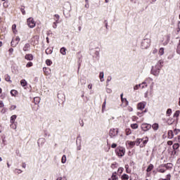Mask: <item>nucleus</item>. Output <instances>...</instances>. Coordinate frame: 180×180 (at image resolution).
<instances>
[{"instance_id": "1", "label": "nucleus", "mask_w": 180, "mask_h": 180, "mask_svg": "<svg viewBox=\"0 0 180 180\" xmlns=\"http://www.w3.org/2000/svg\"><path fill=\"white\" fill-rule=\"evenodd\" d=\"M71 12V4L70 2H66L63 5V15L65 16V18H70L71 16V14L70 13Z\"/></svg>"}, {"instance_id": "2", "label": "nucleus", "mask_w": 180, "mask_h": 180, "mask_svg": "<svg viewBox=\"0 0 180 180\" xmlns=\"http://www.w3.org/2000/svg\"><path fill=\"white\" fill-rule=\"evenodd\" d=\"M160 71H161V67H159L158 65H155V67H152L150 74L155 75V77H158L160 75Z\"/></svg>"}, {"instance_id": "3", "label": "nucleus", "mask_w": 180, "mask_h": 180, "mask_svg": "<svg viewBox=\"0 0 180 180\" xmlns=\"http://www.w3.org/2000/svg\"><path fill=\"white\" fill-rule=\"evenodd\" d=\"M115 153L118 157H123L126 153V148L119 146L115 149Z\"/></svg>"}, {"instance_id": "4", "label": "nucleus", "mask_w": 180, "mask_h": 180, "mask_svg": "<svg viewBox=\"0 0 180 180\" xmlns=\"http://www.w3.org/2000/svg\"><path fill=\"white\" fill-rule=\"evenodd\" d=\"M150 43H151V41L150 39H145L141 41V47L143 50L146 49H148L150 47Z\"/></svg>"}, {"instance_id": "5", "label": "nucleus", "mask_w": 180, "mask_h": 180, "mask_svg": "<svg viewBox=\"0 0 180 180\" xmlns=\"http://www.w3.org/2000/svg\"><path fill=\"white\" fill-rule=\"evenodd\" d=\"M117 134H119V129L112 128L109 131V136L110 139H115V137H117Z\"/></svg>"}, {"instance_id": "6", "label": "nucleus", "mask_w": 180, "mask_h": 180, "mask_svg": "<svg viewBox=\"0 0 180 180\" xmlns=\"http://www.w3.org/2000/svg\"><path fill=\"white\" fill-rule=\"evenodd\" d=\"M99 51H101V49L96 47L94 49H90V54L93 57H96V58H99Z\"/></svg>"}, {"instance_id": "7", "label": "nucleus", "mask_w": 180, "mask_h": 180, "mask_svg": "<svg viewBox=\"0 0 180 180\" xmlns=\"http://www.w3.org/2000/svg\"><path fill=\"white\" fill-rule=\"evenodd\" d=\"M27 25L29 26V27H30V29H33V27H34V26H36V22H34V20L32 17L29 18L27 20Z\"/></svg>"}, {"instance_id": "8", "label": "nucleus", "mask_w": 180, "mask_h": 180, "mask_svg": "<svg viewBox=\"0 0 180 180\" xmlns=\"http://www.w3.org/2000/svg\"><path fill=\"white\" fill-rule=\"evenodd\" d=\"M141 127L143 131H148V130H150V129H151V124H147V123H143L141 124Z\"/></svg>"}, {"instance_id": "9", "label": "nucleus", "mask_w": 180, "mask_h": 180, "mask_svg": "<svg viewBox=\"0 0 180 180\" xmlns=\"http://www.w3.org/2000/svg\"><path fill=\"white\" fill-rule=\"evenodd\" d=\"M31 44H32V46H36L39 44V36L35 35L32 38Z\"/></svg>"}, {"instance_id": "10", "label": "nucleus", "mask_w": 180, "mask_h": 180, "mask_svg": "<svg viewBox=\"0 0 180 180\" xmlns=\"http://www.w3.org/2000/svg\"><path fill=\"white\" fill-rule=\"evenodd\" d=\"M34 57L33 56V54L32 53H27L25 56V60H27V61H33V58Z\"/></svg>"}, {"instance_id": "11", "label": "nucleus", "mask_w": 180, "mask_h": 180, "mask_svg": "<svg viewBox=\"0 0 180 180\" xmlns=\"http://www.w3.org/2000/svg\"><path fill=\"white\" fill-rule=\"evenodd\" d=\"M144 108H146V104L144 103L141 102V103H138L137 108L139 109V110H143V109H144Z\"/></svg>"}, {"instance_id": "12", "label": "nucleus", "mask_w": 180, "mask_h": 180, "mask_svg": "<svg viewBox=\"0 0 180 180\" xmlns=\"http://www.w3.org/2000/svg\"><path fill=\"white\" fill-rule=\"evenodd\" d=\"M120 98H121L122 102H124L125 101V106H129V101H127V98H123V93L120 94Z\"/></svg>"}, {"instance_id": "13", "label": "nucleus", "mask_w": 180, "mask_h": 180, "mask_svg": "<svg viewBox=\"0 0 180 180\" xmlns=\"http://www.w3.org/2000/svg\"><path fill=\"white\" fill-rule=\"evenodd\" d=\"M16 117H18L16 115H13L11 117L10 122L11 124H15V120H16Z\"/></svg>"}, {"instance_id": "14", "label": "nucleus", "mask_w": 180, "mask_h": 180, "mask_svg": "<svg viewBox=\"0 0 180 180\" xmlns=\"http://www.w3.org/2000/svg\"><path fill=\"white\" fill-rule=\"evenodd\" d=\"M154 169V165L153 164H150L146 169V172H151Z\"/></svg>"}, {"instance_id": "15", "label": "nucleus", "mask_w": 180, "mask_h": 180, "mask_svg": "<svg viewBox=\"0 0 180 180\" xmlns=\"http://www.w3.org/2000/svg\"><path fill=\"white\" fill-rule=\"evenodd\" d=\"M67 49H65V47H62L60 49V54H62L63 56H65L67 54Z\"/></svg>"}, {"instance_id": "16", "label": "nucleus", "mask_w": 180, "mask_h": 180, "mask_svg": "<svg viewBox=\"0 0 180 180\" xmlns=\"http://www.w3.org/2000/svg\"><path fill=\"white\" fill-rule=\"evenodd\" d=\"M29 49H30V44H25L22 50L23 51H29Z\"/></svg>"}, {"instance_id": "17", "label": "nucleus", "mask_w": 180, "mask_h": 180, "mask_svg": "<svg viewBox=\"0 0 180 180\" xmlns=\"http://www.w3.org/2000/svg\"><path fill=\"white\" fill-rule=\"evenodd\" d=\"M5 78V81H6L7 82H10V84H12V80H11V76L9 75H6L4 76Z\"/></svg>"}, {"instance_id": "18", "label": "nucleus", "mask_w": 180, "mask_h": 180, "mask_svg": "<svg viewBox=\"0 0 180 180\" xmlns=\"http://www.w3.org/2000/svg\"><path fill=\"white\" fill-rule=\"evenodd\" d=\"M40 97H34V103L35 105H39L40 103Z\"/></svg>"}, {"instance_id": "19", "label": "nucleus", "mask_w": 180, "mask_h": 180, "mask_svg": "<svg viewBox=\"0 0 180 180\" xmlns=\"http://www.w3.org/2000/svg\"><path fill=\"white\" fill-rule=\"evenodd\" d=\"M174 138V131L172 130L168 131V139H173Z\"/></svg>"}, {"instance_id": "20", "label": "nucleus", "mask_w": 180, "mask_h": 180, "mask_svg": "<svg viewBox=\"0 0 180 180\" xmlns=\"http://www.w3.org/2000/svg\"><path fill=\"white\" fill-rule=\"evenodd\" d=\"M103 77H105V74L103 73V72H101L99 74V78L101 82H103L105 81V79H103Z\"/></svg>"}, {"instance_id": "21", "label": "nucleus", "mask_w": 180, "mask_h": 180, "mask_svg": "<svg viewBox=\"0 0 180 180\" xmlns=\"http://www.w3.org/2000/svg\"><path fill=\"white\" fill-rule=\"evenodd\" d=\"M121 179L122 180H129V175L127 174H123L121 176Z\"/></svg>"}, {"instance_id": "22", "label": "nucleus", "mask_w": 180, "mask_h": 180, "mask_svg": "<svg viewBox=\"0 0 180 180\" xmlns=\"http://www.w3.org/2000/svg\"><path fill=\"white\" fill-rule=\"evenodd\" d=\"M151 127L153 129V130L157 131L158 130L160 125H158L157 123H155L151 126Z\"/></svg>"}, {"instance_id": "23", "label": "nucleus", "mask_w": 180, "mask_h": 180, "mask_svg": "<svg viewBox=\"0 0 180 180\" xmlns=\"http://www.w3.org/2000/svg\"><path fill=\"white\" fill-rule=\"evenodd\" d=\"M111 179L112 180H119V177L116 175V172L112 173Z\"/></svg>"}, {"instance_id": "24", "label": "nucleus", "mask_w": 180, "mask_h": 180, "mask_svg": "<svg viewBox=\"0 0 180 180\" xmlns=\"http://www.w3.org/2000/svg\"><path fill=\"white\" fill-rule=\"evenodd\" d=\"M46 54H53V48L52 49H46L45 51Z\"/></svg>"}, {"instance_id": "25", "label": "nucleus", "mask_w": 180, "mask_h": 180, "mask_svg": "<svg viewBox=\"0 0 180 180\" xmlns=\"http://www.w3.org/2000/svg\"><path fill=\"white\" fill-rule=\"evenodd\" d=\"M143 141V139H136L135 141V146H140V143Z\"/></svg>"}, {"instance_id": "26", "label": "nucleus", "mask_w": 180, "mask_h": 180, "mask_svg": "<svg viewBox=\"0 0 180 180\" xmlns=\"http://www.w3.org/2000/svg\"><path fill=\"white\" fill-rule=\"evenodd\" d=\"M10 93L11 96H16V95H18V91L15 89L11 90Z\"/></svg>"}, {"instance_id": "27", "label": "nucleus", "mask_w": 180, "mask_h": 180, "mask_svg": "<svg viewBox=\"0 0 180 180\" xmlns=\"http://www.w3.org/2000/svg\"><path fill=\"white\" fill-rule=\"evenodd\" d=\"M146 139L143 141V144L140 145V147H144L146 146V144H147V143H148V137L146 138Z\"/></svg>"}, {"instance_id": "28", "label": "nucleus", "mask_w": 180, "mask_h": 180, "mask_svg": "<svg viewBox=\"0 0 180 180\" xmlns=\"http://www.w3.org/2000/svg\"><path fill=\"white\" fill-rule=\"evenodd\" d=\"M20 84H21L22 86H26V85H27V82H26V79H22L20 81Z\"/></svg>"}, {"instance_id": "29", "label": "nucleus", "mask_w": 180, "mask_h": 180, "mask_svg": "<svg viewBox=\"0 0 180 180\" xmlns=\"http://www.w3.org/2000/svg\"><path fill=\"white\" fill-rule=\"evenodd\" d=\"M162 64H164V60H160L155 65H158V67L162 68Z\"/></svg>"}, {"instance_id": "30", "label": "nucleus", "mask_w": 180, "mask_h": 180, "mask_svg": "<svg viewBox=\"0 0 180 180\" xmlns=\"http://www.w3.org/2000/svg\"><path fill=\"white\" fill-rule=\"evenodd\" d=\"M11 47H16L18 46V42L15 41V39H13L11 42Z\"/></svg>"}, {"instance_id": "31", "label": "nucleus", "mask_w": 180, "mask_h": 180, "mask_svg": "<svg viewBox=\"0 0 180 180\" xmlns=\"http://www.w3.org/2000/svg\"><path fill=\"white\" fill-rule=\"evenodd\" d=\"M54 18H55V22H56V23H60L58 22V20H60V15L58 14H56L54 15Z\"/></svg>"}, {"instance_id": "32", "label": "nucleus", "mask_w": 180, "mask_h": 180, "mask_svg": "<svg viewBox=\"0 0 180 180\" xmlns=\"http://www.w3.org/2000/svg\"><path fill=\"white\" fill-rule=\"evenodd\" d=\"M118 165H119V164H117V162H115L114 163H112L111 165V168L112 169H115V168H117Z\"/></svg>"}, {"instance_id": "33", "label": "nucleus", "mask_w": 180, "mask_h": 180, "mask_svg": "<svg viewBox=\"0 0 180 180\" xmlns=\"http://www.w3.org/2000/svg\"><path fill=\"white\" fill-rule=\"evenodd\" d=\"M172 114V109L168 108L167 110L166 115H167V116H171Z\"/></svg>"}, {"instance_id": "34", "label": "nucleus", "mask_w": 180, "mask_h": 180, "mask_svg": "<svg viewBox=\"0 0 180 180\" xmlns=\"http://www.w3.org/2000/svg\"><path fill=\"white\" fill-rule=\"evenodd\" d=\"M131 129L135 130L136 129H139V124H137L136 123L135 124H131Z\"/></svg>"}, {"instance_id": "35", "label": "nucleus", "mask_w": 180, "mask_h": 180, "mask_svg": "<svg viewBox=\"0 0 180 180\" xmlns=\"http://www.w3.org/2000/svg\"><path fill=\"white\" fill-rule=\"evenodd\" d=\"M43 71L44 72H45V74H49L50 68L44 67Z\"/></svg>"}, {"instance_id": "36", "label": "nucleus", "mask_w": 180, "mask_h": 180, "mask_svg": "<svg viewBox=\"0 0 180 180\" xmlns=\"http://www.w3.org/2000/svg\"><path fill=\"white\" fill-rule=\"evenodd\" d=\"M176 53H177V54H179V56H180V39H179L178 45H177Z\"/></svg>"}, {"instance_id": "37", "label": "nucleus", "mask_w": 180, "mask_h": 180, "mask_svg": "<svg viewBox=\"0 0 180 180\" xmlns=\"http://www.w3.org/2000/svg\"><path fill=\"white\" fill-rule=\"evenodd\" d=\"M180 110H178L174 113V117H179Z\"/></svg>"}, {"instance_id": "38", "label": "nucleus", "mask_w": 180, "mask_h": 180, "mask_svg": "<svg viewBox=\"0 0 180 180\" xmlns=\"http://www.w3.org/2000/svg\"><path fill=\"white\" fill-rule=\"evenodd\" d=\"M125 133L127 136H130V134L131 133V129H130V128L126 129Z\"/></svg>"}, {"instance_id": "39", "label": "nucleus", "mask_w": 180, "mask_h": 180, "mask_svg": "<svg viewBox=\"0 0 180 180\" xmlns=\"http://www.w3.org/2000/svg\"><path fill=\"white\" fill-rule=\"evenodd\" d=\"M129 147H131V148H133V147H134V146H136V142L135 141H129Z\"/></svg>"}, {"instance_id": "40", "label": "nucleus", "mask_w": 180, "mask_h": 180, "mask_svg": "<svg viewBox=\"0 0 180 180\" xmlns=\"http://www.w3.org/2000/svg\"><path fill=\"white\" fill-rule=\"evenodd\" d=\"M179 148V143L173 144V150H178Z\"/></svg>"}, {"instance_id": "41", "label": "nucleus", "mask_w": 180, "mask_h": 180, "mask_svg": "<svg viewBox=\"0 0 180 180\" xmlns=\"http://www.w3.org/2000/svg\"><path fill=\"white\" fill-rule=\"evenodd\" d=\"M46 65L50 66V65H51L53 64V62L51 61V60L47 59V60H46Z\"/></svg>"}, {"instance_id": "42", "label": "nucleus", "mask_w": 180, "mask_h": 180, "mask_svg": "<svg viewBox=\"0 0 180 180\" xmlns=\"http://www.w3.org/2000/svg\"><path fill=\"white\" fill-rule=\"evenodd\" d=\"M159 55L160 56H164V48H160L159 49Z\"/></svg>"}, {"instance_id": "43", "label": "nucleus", "mask_w": 180, "mask_h": 180, "mask_svg": "<svg viewBox=\"0 0 180 180\" xmlns=\"http://www.w3.org/2000/svg\"><path fill=\"white\" fill-rule=\"evenodd\" d=\"M27 68H30V67H33V63L28 62L26 65Z\"/></svg>"}, {"instance_id": "44", "label": "nucleus", "mask_w": 180, "mask_h": 180, "mask_svg": "<svg viewBox=\"0 0 180 180\" xmlns=\"http://www.w3.org/2000/svg\"><path fill=\"white\" fill-rule=\"evenodd\" d=\"M141 86V84H136V85L134 86V91H137V89H139Z\"/></svg>"}, {"instance_id": "45", "label": "nucleus", "mask_w": 180, "mask_h": 180, "mask_svg": "<svg viewBox=\"0 0 180 180\" xmlns=\"http://www.w3.org/2000/svg\"><path fill=\"white\" fill-rule=\"evenodd\" d=\"M105 108H106V98L104 100V102L103 103L102 110H103V109H105Z\"/></svg>"}, {"instance_id": "46", "label": "nucleus", "mask_w": 180, "mask_h": 180, "mask_svg": "<svg viewBox=\"0 0 180 180\" xmlns=\"http://www.w3.org/2000/svg\"><path fill=\"white\" fill-rule=\"evenodd\" d=\"M174 120L173 119L168 120H167V124L171 125V124H172L174 123Z\"/></svg>"}, {"instance_id": "47", "label": "nucleus", "mask_w": 180, "mask_h": 180, "mask_svg": "<svg viewBox=\"0 0 180 180\" xmlns=\"http://www.w3.org/2000/svg\"><path fill=\"white\" fill-rule=\"evenodd\" d=\"M169 165H172V164L167 163V164L164 165V167H165V168H167L168 169L171 168V166H169Z\"/></svg>"}, {"instance_id": "48", "label": "nucleus", "mask_w": 180, "mask_h": 180, "mask_svg": "<svg viewBox=\"0 0 180 180\" xmlns=\"http://www.w3.org/2000/svg\"><path fill=\"white\" fill-rule=\"evenodd\" d=\"M12 30H13V33H15L16 32V24H14L12 25Z\"/></svg>"}, {"instance_id": "49", "label": "nucleus", "mask_w": 180, "mask_h": 180, "mask_svg": "<svg viewBox=\"0 0 180 180\" xmlns=\"http://www.w3.org/2000/svg\"><path fill=\"white\" fill-rule=\"evenodd\" d=\"M15 174H22V170L20 169H15Z\"/></svg>"}, {"instance_id": "50", "label": "nucleus", "mask_w": 180, "mask_h": 180, "mask_svg": "<svg viewBox=\"0 0 180 180\" xmlns=\"http://www.w3.org/2000/svg\"><path fill=\"white\" fill-rule=\"evenodd\" d=\"M158 172H160L161 174H164L165 172V169H158Z\"/></svg>"}, {"instance_id": "51", "label": "nucleus", "mask_w": 180, "mask_h": 180, "mask_svg": "<svg viewBox=\"0 0 180 180\" xmlns=\"http://www.w3.org/2000/svg\"><path fill=\"white\" fill-rule=\"evenodd\" d=\"M20 12H21V13H22V15H26V11H25V8H21Z\"/></svg>"}, {"instance_id": "52", "label": "nucleus", "mask_w": 180, "mask_h": 180, "mask_svg": "<svg viewBox=\"0 0 180 180\" xmlns=\"http://www.w3.org/2000/svg\"><path fill=\"white\" fill-rule=\"evenodd\" d=\"M16 109V105H13L10 107V110H15Z\"/></svg>"}, {"instance_id": "53", "label": "nucleus", "mask_w": 180, "mask_h": 180, "mask_svg": "<svg viewBox=\"0 0 180 180\" xmlns=\"http://www.w3.org/2000/svg\"><path fill=\"white\" fill-rule=\"evenodd\" d=\"M123 171H124V169L123 167H120L118 169V172H120V174H122V172H123Z\"/></svg>"}, {"instance_id": "54", "label": "nucleus", "mask_w": 180, "mask_h": 180, "mask_svg": "<svg viewBox=\"0 0 180 180\" xmlns=\"http://www.w3.org/2000/svg\"><path fill=\"white\" fill-rule=\"evenodd\" d=\"M143 114H144L143 112H137V116H139V117H141V116H143Z\"/></svg>"}, {"instance_id": "55", "label": "nucleus", "mask_w": 180, "mask_h": 180, "mask_svg": "<svg viewBox=\"0 0 180 180\" xmlns=\"http://www.w3.org/2000/svg\"><path fill=\"white\" fill-rule=\"evenodd\" d=\"M16 43H18V44H19V41H20V38L19 37H16L15 39Z\"/></svg>"}, {"instance_id": "56", "label": "nucleus", "mask_w": 180, "mask_h": 180, "mask_svg": "<svg viewBox=\"0 0 180 180\" xmlns=\"http://www.w3.org/2000/svg\"><path fill=\"white\" fill-rule=\"evenodd\" d=\"M61 162H62V164H65V162H67V158H62Z\"/></svg>"}, {"instance_id": "57", "label": "nucleus", "mask_w": 180, "mask_h": 180, "mask_svg": "<svg viewBox=\"0 0 180 180\" xmlns=\"http://www.w3.org/2000/svg\"><path fill=\"white\" fill-rule=\"evenodd\" d=\"M106 92H107V94H112V89H110L109 88H107L106 89Z\"/></svg>"}, {"instance_id": "58", "label": "nucleus", "mask_w": 180, "mask_h": 180, "mask_svg": "<svg viewBox=\"0 0 180 180\" xmlns=\"http://www.w3.org/2000/svg\"><path fill=\"white\" fill-rule=\"evenodd\" d=\"M116 147H117V143H112L111 145V148H116Z\"/></svg>"}, {"instance_id": "59", "label": "nucleus", "mask_w": 180, "mask_h": 180, "mask_svg": "<svg viewBox=\"0 0 180 180\" xmlns=\"http://www.w3.org/2000/svg\"><path fill=\"white\" fill-rule=\"evenodd\" d=\"M79 124H80V126L82 127H84V120H81L80 121H79Z\"/></svg>"}, {"instance_id": "60", "label": "nucleus", "mask_w": 180, "mask_h": 180, "mask_svg": "<svg viewBox=\"0 0 180 180\" xmlns=\"http://www.w3.org/2000/svg\"><path fill=\"white\" fill-rule=\"evenodd\" d=\"M104 25H105V27H106V29H108V20H104Z\"/></svg>"}, {"instance_id": "61", "label": "nucleus", "mask_w": 180, "mask_h": 180, "mask_svg": "<svg viewBox=\"0 0 180 180\" xmlns=\"http://www.w3.org/2000/svg\"><path fill=\"white\" fill-rule=\"evenodd\" d=\"M167 144L168 146H172V144H174V142L172 141H168Z\"/></svg>"}, {"instance_id": "62", "label": "nucleus", "mask_w": 180, "mask_h": 180, "mask_svg": "<svg viewBox=\"0 0 180 180\" xmlns=\"http://www.w3.org/2000/svg\"><path fill=\"white\" fill-rule=\"evenodd\" d=\"M4 106H5L4 105V101H0V108H4Z\"/></svg>"}, {"instance_id": "63", "label": "nucleus", "mask_w": 180, "mask_h": 180, "mask_svg": "<svg viewBox=\"0 0 180 180\" xmlns=\"http://www.w3.org/2000/svg\"><path fill=\"white\" fill-rule=\"evenodd\" d=\"M179 131H180L179 129H176L174 130V134H178V132H179Z\"/></svg>"}, {"instance_id": "64", "label": "nucleus", "mask_w": 180, "mask_h": 180, "mask_svg": "<svg viewBox=\"0 0 180 180\" xmlns=\"http://www.w3.org/2000/svg\"><path fill=\"white\" fill-rule=\"evenodd\" d=\"M10 54H12V53H13V48H11L9 50H8Z\"/></svg>"}]
</instances>
